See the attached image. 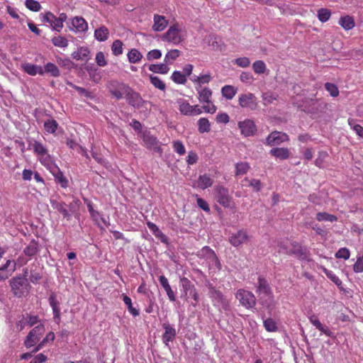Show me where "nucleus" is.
Wrapping results in <instances>:
<instances>
[{
  "label": "nucleus",
  "mask_w": 363,
  "mask_h": 363,
  "mask_svg": "<svg viewBox=\"0 0 363 363\" xmlns=\"http://www.w3.org/2000/svg\"><path fill=\"white\" fill-rule=\"evenodd\" d=\"M118 85L125 95V99L130 106L136 108H140L144 106L145 104L148 103L142 98L138 92L135 91L128 84L121 83L118 84Z\"/></svg>",
  "instance_id": "1"
},
{
  "label": "nucleus",
  "mask_w": 363,
  "mask_h": 363,
  "mask_svg": "<svg viewBox=\"0 0 363 363\" xmlns=\"http://www.w3.org/2000/svg\"><path fill=\"white\" fill-rule=\"evenodd\" d=\"M11 291L14 296L21 298L29 293L30 285L26 277H16L10 280Z\"/></svg>",
  "instance_id": "2"
},
{
  "label": "nucleus",
  "mask_w": 363,
  "mask_h": 363,
  "mask_svg": "<svg viewBox=\"0 0 363 363\" xmlns=\"http://www.w3.org/2000/svg\"><path fill=\"white\" fill-rule=\"evenodd\" d=\"M286 254L294 255L300 260H306L310 262L311 253L307 247L301 246L299 243L294 242L291 243V247L286 251Z\"/></svg>",
  "instance_id": "3"
},
{
  "label": "nucleus",
  "mask_w": 363,
  "mask_h": 363,
  "mask_svg": "<svg viewBox=\"0 0 363 363\" xmlns=\"http://www.w3.org/2000/svg\"><path fill=\"white\" fill-rule=\"evenodd\" d=\"M236 298L240 304L247 309L253 308L256 305V297L251 291L239 289L236 293Z\"/></svg>",
  "instance_id": "4"
},
{
  "label": "nucleus",
  "mask_w": 363,
  "mask_h": 363,
  "mask_svg": "<svg viewBox=\"0 0 363 363\" xmlns=\"http://www.w3.org/2000/svg\"><path fill=\"white\" fill-rule=\"evenodd\" d=\"M214 190L216 201L225 208H230L232 198L229 194L228 189L223 186H217Z\"/></svg>",
  "instance_id": "5"
},
{
  "label": "nucleus",
  "mask_w": 363,
  "mask_h": 363,
  "mask_svg": "<svg viewBox=\"0 0 363 363\" xmlns=\"http://www.w3.org/2000/svg\"><path fill=\"white\" fill-rule=\"evenodd\" d=\"M45 332V326L40 323L33 328L26 337L24 345L27 348L35 345L40 340V337Z\"/></svg>",
  "instance_id": "6"
},
{
  "label": "nucleus",
  "mask_w": 363,
  "mask_h": 363,
  "mask_svg": "<svg viewBox=\"0 0 363 363\" xmlns=\"http://www.w3.org/2000/svg\"><path fill=\"white\" fill-rule=\"evenodd\" d=\"M298 108L306 113L317 114L323 111L325 108V104L320 103L318 99H311L310 100H306L304 102V104L299 106Z\"/></svg>",
  "instance_id": "7"
},
{
  "label": "nucleus",
  "mask_w": 363,
  "mask_h": 363,
  "mask_svg": "<svg viewBox=\"0 0 363 363\" xmlns=\"http://www.w3.org/2000/svg\"><path fill=\"white\" fill-rule=\"evenodd\" d=\"M239 105L244 108L255 111L258 107V103L255 94L252 93L242 94L238 99Z\"/></svg>",
  "instance_id": "8"
},
{
  "label": "nucleus",
  "mask_w": 363,
  "mask_h": 363,
  "mask_svg": "<svg viewBox=\"0 0 363 363\" xmlns=\"http://www.w3.org/2000/svg\"><path fill=\"white\" fill-rule=\"evenodd\" d=\"M181 30L179 28L177 24L171 26L168 30L162 35V40H165L168 42L174 44H179L183 40L180 35Z\"/></svg>",
  "instance_id": "9"
},
{
  "label": "nucleus",
  "mask_w": 363,
  "mask_h": 363,
  "mask_svg": "<svg viewBox=\"0 0 363 363\" xmlns=\"http://www.w3.org/2000/svg\"><path fill=\"white\" fill-rule=\"evenodd\" d=\"M196 255L200 258L208 259L215 265L218 269H220V262L216 256L215 252L208 246L203 247L201 250L198 251Z\"/></svg>",
  "instance_id": "10"
},
{
  "label": "nucleus",
  "mask_w": 363,
  "mask_h": 363,
  "mask_svg": "<svg viewBox=\"0 0 363 363\" xmlns=\"http://www.w3.org/2000/svg\"><path fill=\"white\" fill-rule=\"evenodd\" d=\"M289 140V135L286 133L273 131L267 137L266 144L271 147L277 146Z\"/></svg>",
  "instance_id": "11"
},
{
  "label": "nucleus",
  "mask_w": 363,
  "mask_h": 363,
  "mask_svg": "<svg viewBox=\"0 0 363 363\" xmlns=\"http://www.w3.org/2000/svg\"><path fill=\"white\" fill-rule=\"evenodd\" d=\"M238 127L240 129L241 134L245 137L254 135L257 132V127L255 122L250 119H245L238 123Z\"/></svg>",
  "instance_id": "12"
},
{
  "label": "nucleus",
  "mask_w": 363,
  "mask_h": 363,
  "mask_svg": "<svg viewBox=\"0 0 363 363\" xmlns=\"http://www.w3.org/2000/svg\"><path fill=\"white\" fill-rule=\"evenodd\" d=\"M249 240V236L245 230H240L232 233L228 238L229 242L234 247H238Z\"/></svg>",
  "instance_id": "13"
},
{
  "label": "nucleus",
  "mask_w": 363,
  "mask_h": 363,
  "mask_svg": "<svg viewBox=\"0 0 363 363\" xmlns=\"http://www.w3.org/2000/svg\"><path fill=\"white\" fill-rule=\"evenodd\" d=\"M256 293L259 295L264 294L266 296H272V291L268 281L263 277L259 276L255 286Z\"/></svg>",
  "instance_id": "14"
},
{
  "label": "nucleus",
  "mask_w": 363,
  "mask_h": 363,
  "mask_svg": "<svg viewBox=\"0 0 363 363\" xmlns=\"http://www.w3.org/2000/svg\"><path fill=\"white\" fill-rule=\"evenodd\" d=\"M49 303L52 307L54 319L57 323H59L60 321V302L57 300V296L55 293H51L49 297Z\"/></svg>",
  "instance_id": "15"
},
{
  "label": "nucleus",
  "mask_w": 363,
  "mask_h": 363,
  "mask_svg": "<svg viewBox=\"0 0 363 363\" xmlns=\"http://www.w3.org/2000/svg\"><path fill=\"white\" fill-rule=\"evenodd\" d=\"M162 328L164 329V333L162 335V340L164 344L167 345L169 342L174 340L177 332L176 330L167 323H163Z\"/></svg>",
  "instance_id": "16"
},
{
  "label": "nucleus",
  "mask_w": 363,
  "mask_h": 363,
  "mask_svg": "<svg viewBox=\"0 0 363 363\" xmlns=\"http://www.w3.org/2000/svg\"><path fill=\"white\" fill-rule=\"evenodd\" d=\"M51 173L55 177V182L59 184L62 188H67L68 186V181L66 177L63 175L62 171L57 167L54 165L51 169Z\"/></svg>",
  "instance_id": "17"
},
{
  "label": "nucleus",
  "mask_w": 363,
  "mask_h": 363,
  "mask_svg": "<svg viewBox=\"0 0 363 363\" xmlns=\"http://www.w3.org/2000/svg\"><path fill=\"white\" fill-rule=\"evenodd\" d=\"M159 281L162 287L165 291L169 301L172 302L175 301L176 294L175 292L172 289V287L169 284L168 279L164 275H161L159 277Z\"/></svg>",
  "instance_id": "18"
},
{
  "label": "nucleus",
  "mask_w": 363,
  "mask_h": 363,
  "mask_svg": "<svg viewBox=\"0 0 363 363\" xmlns=\"http://www.w3.org/2000/svg\"><path fill=\"white\" fill-rule=\"evenodd\" d=\"M196 89L199 94V100L201 103H211L212 91L209 88L199 86Z\"/></svg>",
  "instance_id": "19"
},
{
  "label": "nucleus",
  "mask_w": 363,
  "mask_h": 363,
  "mask_svg": "<svg viewBox=\"0 0 363 363\" xmlns=\"http://www.w3.org/2000/svg\"><path fill=\"white\" fill-rule=\"evenodd\" d=\"M22 68L25 72L31 76H35L37 74H39L40 75H43L45 74L43 68L40 65L25 63L22 65Z\"/></svg>",
  "instance_id": "20"
},
{
  "label": "nucleus",
  "mask_w": 363,
  "mask_h": 363,
  "mask_svg": "<svg viewBox=\"0 0 363 363\" xmlns=\"http://www.w3.org/2000/svg\"><path fill=\"white\" fill-rule=\"evenodd\" d=\"M311 323L321 333L326 335L328 337H333V333L329 329L328 326L323 325L319 319L315 315L310 317Z\"/></svg>",
  "instance_id": "21"
},
{
  "label": "nucleus",
  "mask_w": 363,
  "mask_h": 363,
  "mask_svg": "<svg viewBox=\"0 0 363 363\" xmlns=\"http://www.w3.org/2000/svg\"><path fill=\"white\" fill-rule=\"evenodd\" d=\"M143 141L145 143L147 147L153 148L155 151L157 152H162V149L158 146V140L157 138L150 134H144Z\"/></svg>",
  "instance_id": "22"
},
{
  "label": "nucleus",
  "mask_w": 363,
  "mask_h": 363,
  "mask_svg": "<svg viewBox=\"0 0 363 363\" xmlns=\"http://www.w3.org/2000/svg\"><path fill=\"white\" fill-rule=\"evenodd\" d=\"M270 155L279 160H286L290 156V151L286 147H274L269 151Z\"/></svg>",
  "instance_id": "23"
},
{
  "label": "nucleus",
  "mask_w": 363,
  "mask_h": 363,
  "mask_svg": "<svg viewBox=\"0 0 363 363\" xmlns=\"http://www.w3.org/2000/svg\"><path fill=\"white\" fill-rule=\"evenodd\" d=\"M73 30L77 32H83L87 30L88 25L82 17L76 16L72 20Z\"/></svg>",
  "instance_id": "24"
},
{
  "label": "nucleus",
  "mask_w": 363,
  "mask_h": 363,
  "mask_svg": "<svg viewBox=\"0 0 363 363\" xmlns=\"http://www.w3.org/2000/svg\"><path fill=\"white\" fill-rule=\"evenodd\" d=\"M167 24L168 21L166 20L164 16L155 14L154 24L152 26V29L155 31L163 30L167 27Z\"/></svg>",
  "instance_id": "25"
},
{
  "label": "nucleus",
  "mask_w": 363,
  "mask_h": 363,
  "mask_svg": "<svg viewBox=\"0 0 363 363\" xmlns=\"http://www.w3.org/2000/svg\"><path fill=\"white\" fill-rule=\"evenodd\" d=\"M338 23L345 30H350L355 26L354 18L349 15L341 16Z\"/></svg>",
  "instance_id": "26"
},
{
  "label": "nucleus",
  "mask_w": 363,
  "mask_h": 363,
  "mask_svg": "<svg viewBox=\"0 0 363 363\" xmlns=\"http://www.w3.org/2000/svg\"><path fill=\"white\" fill-rule=\"evenodd\" d=\"M50 203L53 208L57 210L62 214L63 217L69 220L71 217V213L66 209V203L65 202H58L56 200H51Z\"/></svg>",
  "instance_id": "27"
},
{
  "label": "nucleus",
  "mask_w": 363,
  "mask_h": 363,
  "mask_svg": "<svg viewBox=\"0 0 363 363\" xmlns=\"http://www.w3.org/2000/svg\"><path fill=\"white\" fill-rule=\"evenodd\" d=\"M39 251V244L35 240H32L23 250V253L28 257H33Z\"/></svg>",
  "instance_id": "28"
},
{
  "label": "nucleus",
  "mask_w": 363,
  "mask_h": 363,
  "mask_svg": "<svg viewBox=\"0 0 363 363\" xmlns=\"http://www.w3.org/2000/svg\"><path fill=\"white\" fill-rule=\"evenodd\" d=\"M90 54L89 50L86 47H81L77 51L72 52V56L77 60H87Z\"/></svg>",
  "instance_id": "29"
},
{
  "label": "nucleus",
  "mask_w": 363,
  "mask_h": 363,
  "mask_svg": "<svg viewBox=\"0 0 363 363\" xmlns=\"http://www.w3.org/2000/svg\"><path fill=\"white\" fill-rule=\"evenodd\" d=\"M109 30L105 26H101L94 31L95 38L100 41L104 42L108 39Z\"/></svg>",
  "instance_id": "30"
},
{
  "label": "nucleus",
  "mask_w": 363,
  "mask_h": 363,
  "mask_svg": "<svg viewBox=\"0 0 363 363\" xmlns=\"http://www.w3.org/2000/svg\"><path fill=\"white\" fill-rule=\"evenodd\" d=\"M238 89L232 85H225L221 89L222 96L228 100H231L237 94Z\"/></svg>",
  "instance_id": "31"
},
{
  "label": "nucleus",
  "mask_w": 363,
  "mask_h": 363,
  "mask_svg": "<svg viewBox=\"0 0 363 363\" xmlns=\"http://www.w3.org/2000/svg\"><path fill=\"white\" fill-rule=\"evenodd\" d=\"M180 284L182 287V290L184 293V296L186 297V298H187L188 293L190 294L191 291L196 288L194 285L191 283V281L186 277H182L180 279Z\"/></svg>",
  "instance_id": "32"
},
{
  "label": "nucleus",
  "mask_w": 363,
  "mask_h": 363,
  "mask_svg": "<svg viewBox=\"0 0 363 363\" xmlns=\"http://www.w3.org/2000/svg\"><path fill=\"white\" fill-rule=\"evenodd\" d=\"M213 184V179L207 174L200 175L198 179V187L206 189Z\"/></svg>",
  "instance_id": "33"
},
{
  "label": "nucleus",
  "mask_w": 363,
  "mask_h": 363,
  "mask_svg": "<svg viewBox=\"0 0 363 363\" xmlns=\"http://www.w3.org/2000/svg\"><path fill=\"white\" fill-rule=\"evenodd\" d=\"M149 70L154 73L164 74L168 73L169 68L165 62L160 64H152L149 65Z\"/></svg>",
  "instance_id": "34"
},
{
  "label": "nucleus",
  "mask_w": 363,
  "mask_h": 363,
  "mask_svg": "<svg viewBox=\"0 0 363 363\" xmlns=\"http://www.w3.org/2000/svg\"><path fill=\"white\" fill-rule=\"evenodd\" d=\"M121 82H112L111 84V87L109 89V91L111 94L115 97L116 99H121L123 97V95L124 94L122 89L119 87L118 84H121Z\"/></svg>",
  "instance_id": "35"
},
{
  "label": "nucleus",
  "mask_w": 363,
  "mask_h": 363,
  "mask_svg": "<svg viewBox=\"0 0 363 363\" xmlns=\"http://www.w3.org/2000/svg\"><path fill=\"white\" fill-rule=\"evenodd\" d=\"M179 105L180 112L185 116H191L192 114V106L182 99L177 100Z\"/></svg>",
  "instance_id": "36"
},
{
  "label": "nucleus",
  "mask_w": 363,
  "mask_h": 363,
  "mask_svg": "<svg viewBox=\"0 0 363 363\" xmlns=\"http://www.w3.org/2000/svg\"><path fill=\"white\" fill-rule=\"evenodd\" d=\"M32 147H33L34 152L36 153L37 155H40V156L46 155L47 157H48V158L50 157V156L48 154L47 149L44 147V145L41 143H40L38 141H35L32 145Z\"/></svg>",
  "instance_id": "37"
},
{
  "label": "nucleus",
  "mask_w": 363,
  "mask_h": 363,
  "mask_svg": "<svg viewBox=\"0 0 363 363\" xmlns=\"http://www.w3.org/2000/svg\"><path fill=\"white\" fill-rule=\"evenodd\" d=\"M127 57L129 62L137 63L141 60L143 55L138 50L133 48L128 52Z\"/></svg>",
  "instance_id": "38"
},
{
  "label": "nucleus",
  "mask_w": 363,
  "mask_h": 363,
  "mask_svg": "<svg viewBox=\"0 0 363 363\" xmlns=\"http://www.w3.org/2000/svg\"><path fill=\"white\" fill-rule=\"evenodd\" d=\"M198 129L201 133H208L211 130V124L206 118H201L198 121Z\"/></svg>",
  "instance_id": "39"
},
{
  "label": "nucleus",
  "mask_w": 363,
  "mask_h": 363,
  "mask_svg": "<svg viewBox=\"0 0 363 363\" xmlns=\"http://www.w3.org/2000/svg\"><path fill=\"white\" fill-rule=\"evenodd\" d=\"M43 70L45 72L50 73L51 76L54 77H57L60 75V72L58 67L52 62L47 63L45 65Z\"/></svg>",
  "instance_id": "40"
},
{
  "label": "nucleus",
  "mask_w": 363,
  "mask_h": 363,
  "mask_svg": "<svg viewBox=\"0 0 363 363\" xmlns=\"http://www.w3.org/2000/svg\"><path fill=\"white\" fill-rule=\"evenodd\" d=\"M316 219L318 221L334 222L337 220V218L335 216L329 214L326 212H319L316 214Z\"/></svg>",
  "instance_id": "41"
},
{
  "label": "nucleus",
  "mask_w": 363,
  "mask_h": 363,
  "mask_svg": "<svg viewBox=\"0 0 363 363\" xmlns=\"http://www.w3.org/2000/svg\"><path fill=\"white\" fill-rule=\"evenodd\" d=\"M278 95L270 91H267L263 93L262 95V98L263 100V104L264 106H267L269 104H272L274 101L277 99Z\"/></svg>",
  "instance_id": "42"
},
{
  "label": "nucleus",
  "mask_w": 363,
  "mask_h": 363,
  "mask_svg": "<svg viewBox=\"0 0 363 363\" xmlns=\"http://www.w3.org/2000/svg\"><path fill=\"white\" fill-rule=\"evenodd\" d=\"M210 295L211 296L217 301L218 303L224 304L225 302V298L223 294L218 290L216 289L213 287L210 288Z\"/></svg>",
  "instance_id": "43"
},
{
  "label": "nucleus",
  "mask_w": 363,
  "mask_h": 363,
  "mask_svg": "<svg viewBox=\"0 0 363 363\" xmlns=\"http://www.w3.org/2000/svg\"><path fill=\"white\" fill-rule=\"evenodd\" d=\"M123 302L127 306L128 311L134 316H138L140 314L139 310L136 309L133 306L131 299L129 296L126 295H123Z\"/></svg>",
  "instance_id": "44"
},
{
  "label": "nucleus",
  "mask_w": 363,
  "mask_h": 363,
  "mask_svg": "<svg viewBox=\"0 0 363 363\" xmlns=\"http://www.w3.org/2000/svg\"><path fill=\"white\" fill-rule=\"evenodd\" d=\"M151 84L157 89L164 91L166 89L165 84L157 76L150 75Z\"/></svg>",
  "instance_id": "45"
},
{
  "label": "nucleus",
  "mask_w": 363,
  "mask_h": 363,
  "mask_svg": "<svg viewBox=\"0 0 363 363\" xmlns=\"http://www.w3.org/2000/svg\"><path fill=\"white\" fill-rule=\"evenodd\" d=\"M58 126V123L54 119H49L44 123L45 130L49 133H54Z\"/></svg>",
  "instance_id": "46"
},
{
  "label": "nucleus",
  "mask_w": 363,
  "mask_h": 363,
  "mask_svg": "<svg viewBox=\"0 0 363 363\" xmlns=\"http://www.w3.org/2000/svg\"><path fill=\"white\" fill-rule=\"evenodd\" d=\"M171 79L174 82L180 84H184L186 82L185 74H183V73L179 71H174L171 76Z\"/></svg>",
  "instance_id": "47"
},
{
  "label": "nucleus",
  "mask_w": 363,
  "mask_h": 363,
  "mask_svg": "<svg viewBox=\"0 0 363 363\" xmlns=\"http://www.w3.org/2000/svg\"><path fill=\"white\" fill-rule=\"evenodd\" d=\"M323 272L333 282H334L339 288L342 285L341 280L330 270L327 269L325 267H321Z\"/></svg>",
  "instance_id": "48"
},
{
  "label": "nucleus",
  "mask_w": 363,
  "mask_h": 363,
  "mask_svg": "<svg viewBox=\"0 0 363 363\" xmlns=\"http://www.w3.org/2000/svg\"><path fill=\"white\" fill-rule=\"evenodd\" d=\"M194 83L199 84V86L202 84H208L211 80V76L210 74H203L201 76H194V79H191Z\"/></svg>",
  "instance_id": "49"
},
{
  "label": "nucleus",
  "mask_w": 363,
  "mask_h": 363,
  "mask_svg": "<svg viewBox=\"0 0 363 363\" xmlns=\"http://www.w3.org/2000/svg\"><path fill=\"white\" fill-rule=\"evenodd\" d=\"M68 84L72 87L73 89H74L75 90H77L79 94L82 96H85L86 98L87 99H93L94 98V96L92 94L91 92L89 91L87 89L83 88V87H80V86H78L71 82H69Z\"/></svg>",
  "instance_id": "50"
},
{
  "label": "nucleus",
  "mask_w": 363,
  "mask_h": 363,
  "mask_svg": "<svg viewBox=\"0 0 363 363\" xmlns=\"http://www.w3.org/2000/svg\"><path fill=\"white\" fill-rule=\"evenodd\" d=\"M252 69L257 74H261L266 71V65L262 60H257L252 64Z\"/></svg>",
  "instance_id": "51"
},
{
  "label": "nucleus",
  "mask_w": 363,
  "mask_h": 363,
  "mask_svg": "<svg viewBox=\"0 0 363 363\" xmlns=\"http://www.w3.org/2000/svg\"><path fill=\"white\" fill-rule=\"evenodd\" d=\"M331 16V12L328 9H320L318 11V20L322 22L325 23L328 21Z\"/></svg>",
  "instance_id": "52"
},
{
  "label": "nucleus",
  "mask_w": 363,
  "mask_h": 363,
  "mask_svg": "<svg viewBox=\"0 0 363 363\" xmlns=\"http://www.w3.org/2000/svg\"><path fill=\"white\" fill-rule=\"evenodd\" d=\"M123 43L120 40L113 41L111 45V50L114 55L118 56L123 53Z\"/></svg>",
  "instance_id": "53"
},
{
  "label": "nucleus",
  "mask_w": 363,
  "mask_h": 363,
  "mask_svg": "<svg viewBox=\"0 0 363 363\" xmlns=\"http://www.w3.org/2000/svg\"><path fill=\"white\" fill-rule=\"evenodd\" d=\"M43 21L49 23L52 29L55 30V24L57 23V17L51 12L48 11L43 16Z\"/></svg>",
  "instance_id": "54"
},
{
  "label": "nucleus",
  "mask_w": 363,
  "mask_h": 363,
  "mask_svg": "<svg viewBox=\"0 0 363 363\" xmlns=\"http://www.w3.org/2000/svg\"><path fill=\"white\" fill-rule=\"evenodd\" d=\"M52 43L55 46L60 48H66L68 45V40L62 36L54 37Z\"/></svg>",
  "instance_id": "55"
},
{
  "label": "nucleus",
  "mask_w": 363,
  "mask_h": 363,
  "mask_svg": "<svg viewBox=\"0 0 363 363\" xmlns=\"http://www.w3.org/2000/svg\"><path fill=\"white\" fill-rule=\"evenodd\" d=\"M264 327L269 332H275L277 330L276 322L272 318H267L264 320Z\"/></svg>",
  "instance_id": "56"
},
{
  "label": "nucleus",
  "mask_w": 363,
  "mask_h": 363,
  "mask_svg": "<svg viewBox=\"0 0 363 363\" xmlns=\"http://www.w3.org/2000/svg\"><path fill=\"white\" fill-rule=\"evenodd\" d=\"M25 5L32 11H38L41 9L40 3L35 0H26Z\"/></svg>",
  "instance_id": "57"
},
{
  "label": "nucleus",
  "mask_w": 363,
  "mask_h": 363,
  "mask_svg": "<svg viewBox=\"0 0 363 363\" xmlns=\"http://www.w3.org/2000/svg\"><path fill=\"white\" fill-rule=\"evenodd\" d=\"M90 79L95 83H99L101 79L100 73L95 68H87Z\"/></svg>",
  "instance_id": "58"
},
{
  "label": "nucleus",
  "mask_w": 363,
  "mask_h": 363,
  "mask_svg": "<svg viewBox=\"0 0 363 363\" xmlns=\"http://www.w3.org/2000/svg\"><path fill=\"white\" fill-rule=\"evenodd\" d=\"M249 164L246 162L237 163L235 165V174H245L249 169Z\"/></svg>",
  "instance_id": "59"
},
{
  "label": "nucleus",
  "mask_w": 363,
  "mask_h": 363,
  "mask_svg": "<svg viewBox=\"0 0 363 363\" xmlns=\"http://www.w3.org/2000/svg\"><path fill=\"white\" fill-rule=\"evenodd\" d=\"M348 124L359 137L363 138V127L359 124L355 123L354 119H349Z\"/></svg>",
  "instance_id": "60"
},
{
  "label": "nucleus",
  "mask_w": 363,
  "mask_h": 363,
  "mask_svg": "<svg viewBox=\"0 0 363 363\" xmlns=\"http://www.w3.org/2000/svg\"><path fill=\"white\" fill-rule=\"evenodd\" d=\"M350 256V250L347 247L340 248L336 253L335 257L338 259H348Z\"/></svg>",
  "instance_id": "61"
},
{
  "label": "nucleus",
  "mask_w": 363,
  "mask_h": 363,
  "mask_svg": "<svg viewBox=\"0 0 363 363\" xmlns=\"http://www.w3.org/2000/svg\"><path fill=\"white\" fill-rule=\"evenodd\" d=\"M325 88L332 96L335 97L338 96L339 90L335 84L327 82L325 84Z\"/></svg>",
  "instance_id": "62"
},
{
  "label": "nucleus",
  "mask_w": 363,
  "mask_h": 363,
  "mask_svg": "<svg viewBox=\"0 0 363 363\" xmlns=\"http://www.w3.org/2000/svg\"><path fill=\"white\" fill-rule=\"evenodd\" d=\"M57 62L60 66H62L67 69H71L72 68L74 67V63L69 58H65V59L59 58V59H57Z\"/></svg>",
  "instance_id": "63"
},
{
  "label": "nucleus",
  "mask_w": 363,
  "mask_h": 363,
  "mask_svg": "<svg viewBox=\"0 0 363 363\" xmlns=\"http://www.w3.org/2000/svg\"><path fill=\"white\" fill-rule=\"evenodd\" d=\"M353 270L356 273L363 272V255L357 257L356 262L353 265Z\"/></svg>",
  "instance_id": "64"
}]
</instances>
